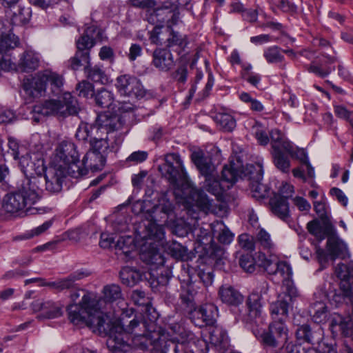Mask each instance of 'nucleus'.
I'll return each instance as SVG.
<instances>
[{
    "label": "nucleus",
    "instance_id": "f257e3e1",
    "mask_svg": "<svg viewBox=\"0 0 353 353\" xmlns=\"http://www.w3.org/2000/svg\"><path fill=\"white\" fill-rule=\"evenodd\" d=\"M100 300L92 295L83 296V308L85 314H80L77 307L70 310V320L74 325L85 323L87 325L97 328L99 332L108 335L106 344L110 350L116 353H130L132 347L125 341L124 336L132 335L134 345H143L150 336L151 332L148 325L147 316L141 312H135L132 308L123 310L119 319H110L105 321L100 310L92 308L99 303Z\"/></svg>",
    "mask_w": 353,
    "mask_h": 353
},
{
    "label": "nucleus",
    "instance_id": "f03ea898",
    "mask_svg": "<svg viewBox=\"0 0 353 353\" xmlns=\"http://www.w3.org/2000/svg\"><path fill=\"white\" fill-rule=\"evenodd\" d=\"M64 79L57 72L47 69L37 72L23 83V90L32 100L41 97H57L35 105L32 110V120L39 123L48 116L66 117L78 112L77 100L70 92H63Z\"/></svg>",
    "mask_w": 353,
    "mask_h": 353
},
{
    "label": "nucleus",
    "instance_id": "7ed1b4c3",
    "mask_svg": "<svg viewBox=\"0 0 353 353\" xmlns=\"http://www.w3.org/2000/svg\"><path fill=\"white\" fill-rule=\"evenodd\" d=\"M173 210V205L166 194H162L150 212L152 220L144 224V230L139 234V238L145 241L141 245V259L148 263L161 264L163 261L161 250H164L177 259L184 260L187 257V250L180 243H165L163 227L157 221L165 219Z\"/></svg>",
    "mask_w": 353,
    "mask_h": 353
},
{
    "label": "nucleus",
    "instance_id": "20e7f679",
    "mask_svg": "<svg viewBox=\"0 0 353 353\" xmlns=\"http://www.w3.org/2000/svg\"><path fill=\"white\" fill-rule=\"evenodd\" d=\"M165 162L159 170L174 184L177 202L188 210L194 211L195 207L206 213L214 212L212 201L205 194L197 190L189 180L179 156L174 153L166 154Z\"/></svg>",
    "mask_w": 353,
    "mask_h": 353
},
{
    "label": "nucleus",
    "instance_id": "39448f33",
    "mask_svg": "<svg viewBox=\"0 0 353 353\" xmlns=\"http://www.w3.org/2000/svg\"><path fill=\"white\" fill-rule=\"evenodd\" d=\"M123 123L120 117L103 114L97 117L93 130L95 134L90 141L91 150L105 156L108 151L117 150L123 141Z\"/></svg>",
    "mask_w": 353,
    "mask_h": 353
},
{
    "label": "nucleus",
    "instance_id": "423d86ee",
    "mask_svg": "<svg viewBox=\"0 0 353 353\" xmlns=\"http://www.w3.org/2000/svg\"><path fill=\"white\" fill-rule=\"evenodd\" d=\"M39 183L37 178L24 179L17 192L5 196L3 203L4 210L10 214L23 213L25 210L27 212L32 211L31 205L36 203L41 195Z\"/></svg>",
    "mask_w": 353,
    "mask_h": 353
},
{
    "label": "nucleus",
    "instance_id": "0eeeda50",
    "mask_svg": "<svg viewBox=\"0 0 353 353\" xmlns=\"http://www.w3.org/2000/svg\"><path fill=\"white\" fill-rule=\"evenodd\" d=\"M252 332L263 345L272 348L286 343L289 338V330L284 321H272L267 330L256 327L252 328Z\"/></svg>",
    "mask_w": 353,
    "mask_h": 353
},
{
    "label": "nucleus",
    "instance_id": "6e6552de",
    "mask_svg": "<svg viewBox=\"0 0 353 353\" xmlns=\"http://www.w3.org/2000/svg\"><path fill=\"white\" fill-rule=\"evenodd\" d=\"M299 296L298 291L292 285H288L283 294H280L276 301L270 305V314L273 321H284L288 316L289 310L294 299Z\"/></svg>",
    "mask_w": 353,
    "mask_h": 353
},
{
    "label": "nucleus",
    "instance_id": "1a4fd4ad",
    "mask_svg": "<svg viewBox=\"0 0 353 353\" xmlns=\"http://www.w3.org/2000/svg\"><path fill=\"white\" fill-rule=\"evenodd\" d=\"M19 165L24 174L30 177L29 179L41 176L46 170L43 154L39 151H26L19 157Z\"/></svg>",
    "mask_w": 353,
    "mask_h": 353
},
{
    "label": "nucleus",
    "instance_id": "9d476101",
    "mask_svg": "<svg viewBox=\"0 0 353 353\" xmlns=\"http://www.w3.org/2000/svg\"><path fill=\"white\" fill-rule=\"evenodd\" d=\"M103 293L104 299L98 297L97 296L94 295V294H85L83 296V297L88 296V295H92V296L95 297L96 299L100 300V302L99 303L96 304L94 307H92V313L94 312L95 308L96 309L99 308V310H100V311L102 312L105 321H107L108 320H109L110 319V317L109 316H108L106 314H105L102 310L104 308L105 304L107 302L111 303V302H114L115 301L120 299L121 298V291L120 287L119 285H115V284H112V285H108L105 286L103 288ZM83 298L81 299V301L80 302L79 305H74V304L70 305L68 307V316L70 317V308H72H72L77 307V311H79L80 314H84L85 310L83 308Z\"/></svg>",
    "mask_w": 353,
    "mask_h": 353
},
{
    "label": "nucleus",
    "instance_id": "9b49d317",
    "mask_svg": "<svg viewBox=\"0 0 353 353\" xmlns=\"http://www.w3.org/2000/svg\"><path fill=\"white\" fill-rule=\"evenodd\" d=\"M317 259L321 264L327 263L328 256L332 260L336 258L345 259L350 256L347 245L338 236H330L327 241V251L317 248L316 250Z\"/></svg>",
    "mask_w": 353,
    "mask_h": 353
},
{
    "label": "nucleus",
    "instance_id": "f8f14e48",
    "mask_svg": "<svg viewBox=\"0 0 353 353\" xmlns=\"http://www.w3.org/2000/svg\"><path fill=\"white\" fill-rule=\"evenodd\" d=\"M30 307L34 313H37L39 319H57L63 315V305L50 299L38 298L32 301Z\"/></svg>",
    "mask_w": 353,
    "mask_h": 353
},
{
    "label": "nucleus",
    "instance_id": "ddd939ff",
    "mask_svg": "<svg viewBox=\"0 0 353 353\" xmlns=\"http://www.w3.org/2000/svg\"><path fill=\"white\" fill-rule=\"evenodd\" d=\"M116 88L121 95L128 97L142 98L145 94L141 81L137 77L129 74L118 77Z\"/></svg>",
    "mask_w": 353,
    "mask_h": 353
},
{
    "label": "nucleus",
    "instance_id": "4468645a",
    "mask_svg": "<svg viewBox=\"0 0 353 353\" xmlns=\"http://www.w3.org/2000/svg\"><path fill=\"white\" fill-rule=\"evenodd\" d=\"M176 3H172L171 8L168 6H164L163 8H157L150 11L148 14L147 19L148 21L152 24H155L156 27H159L161 29V24L167 22L170 26L176 23L179 19L178 13L175 12L178 5H183L181 0H176Z\"/></svg>",
    "mask_w": 353,
    "mask_h": 353
},
{
    "label": "nucleus",
    "instance_id": "2eb2a0df",
    "mask_svg": "<svg viewBox=\"0 0 353 353\" xmlns=\"http://www.w3.org/2000/svg\"><path fill=\"white\" fill-rule=\"evenodd\" d=\"M245 175H248L249 179L252 181L250 189L252 197L260 200L268 196L269 193L268 188L260 182L263 178V170L262 167L259 164L256 165V166L248 165Z\"/></svg>",
    "mask_w": 353,
    "mask_h": 353
},
{
    "label": "nucleus",
    "instance_id": "dca6fc26",
    "mask_svg": "<svg viewBox=\"0 0 353 353\" xmlns=\"http://www.w3.org/2000/svg\"><path fill=\"white\" fill-rule=\"evenodd\" d=\"M150 39L152 43L166 45L168 47L178 46L182 48L186 44L185 37L169 28L162 31L160 28L156 27L150 32Z\"/></svg>",
    "mask_w": 353,
    "mask_h": 353
},
{
    "label": "nucleus",
    "instance_id": "f3484780",
    "mask_svg": "<svg viewBox=\"0 0 353 353\" xmlns=\"http://www.w3.org/2000/svg\"><path fill=\"white\" fill-rule=\"evenodd\" d=\"M258 262L259 266L270 274L279 273L284 279H289L292 274L290 265L285 261L276 260L275 256L272 259H268L265 254L259 252Z\"/></svg>",
    "mask_w": 353,
    "mask_h": 353
},
{
    "label": "nucleus",
    "instance_id": "a211bd4d",
    "mask_svg": "<svg viewBox=\"0 0 353 353\" xmlns=\"http://www.w3.org/2000/svg\"><path fill=\"white\" fill-rule=\"evenodd\" d=\"M329 321L330 330L333 335L341 334L353 340V321L350 316L333 313Z\"/></svg>",
    "mask_w": 353,
    "mask_h": 353
},
{
    "label": "nucleus",
    "instance_id": "6ab92c4d",
    "mask_svg": "<svg viewBox=\"0 0 353 353\" xmlns=\"http://www.w3.org/2000/svg\"><path fill=\"white\" fill-rule=\"evenodd\" d=\"M335 274L341 280V289L345 294H350L353 292V261L339 263L335 268Z\"/></svg>",
    "mask_w": 353,
    "mask_h": 353
},
{
    "label": "nucleus",
    "instance_id": "aec40b11",
    "mask_svg": "<svg viewBox=\"0 0 353 353\" xmlns=\"http://www.w3.org/2000/svg\"><path fill=\"white\" fill-rule=\"evenodd\" d=\"M216 309L211 303H208L194 309L191 313L192 319L195 325L203 326L212 324L215 320Z\"/></svg>",
    "mask_w": 353,
    "mask_h": 353
},
{
    "label": "nucleus",
    "instance_id": "412c9836",
    "mask_svg": "<svg viewBox=\"0 0 353 353\" xmlns=\"http://www.w3.org/2000/svg\"><path fill=\"white\" fill-rule=\"evenodd\" d=\"M152 64L161 71H168L174 65L171 52L165 48H157L152 54Z\"/></svg>",
    "mask_w": 353,
    "mask_h": 353
},
{
    "label": "nucleus",
    "instance_id": "4be33fe9",
    "mask_svg": "<svg viewBox=\"0 0 353 353\" xmlns=\"http://www.w3.org/2000/svg\"><path fill=\"white\" fill-rule=\"evenodd\" d=\"M58 170L61 174L65 177L66 175H70L74 178H78L87 174L88 170L85 165H83V161L79 160V157L71 159L64 163H59L57 165Z\"/></svg>",
    "mask_w": 353,
    "mask_h": 353
},
{
    "label": "nucleus",
    "instance_id": "5701e85b",
    "mask_svg": "<svg viewBox=\"0 0 353 353\" xmlns=\"http://www.w3.org/2000/svg\"><path fill=\"white\" fill-rule=\"evenodd\" d=\"M63 176L61 174V172L58 170V168L54 166V168L50 169L48 173L44 177L39 176L37 179H39L38 183L40 187L41 183L46 182V190L51 192H57L61 190L62 188ZM41 189V188H39Z\"/></svg>",
    "mask_w": 353,
    "mask_h": 353
},
{
    "label": "nucleus",
    "instance_id": "b1692460",
    "mask_svg": "<svg viewBox=\"0 0 353 353\" xmlns=\"http://www.w3.org/2000/svg\"><path fill=\"white\" fill-rule=\"evenodd\" d=\"M41 57L36 51L28 49L21 55L18 62V68L22 72H32L39 68Z\"/></svg>",
    "mask_w": 353,
    "mask_h": 353
},
{
    "label": "nucleus",
    "instance_id": "393cba45",
    "mask_svg": "<svg viewBox=\"0 0 353 353\" xmlns=\"http://www.w3.org/2000/svg\"><path fill=\"white\" fill-rule=\"evenodd\" d=\"M78 157V152L76 150L74 143L68 141H63L59 144L54 153V167L57 168L59 163H64L70 161L71 159Z\"/></svg>",
    "mask_w": 353,
    "mask_h": 353
},
{
    "label": "nucleus",
    "instance_id": "a878e982",
    "mask_svg": "<svg viewBox=\"0 0 353 353\" xmlns=\"http://www.w3.org/2000/svg\"><path fill=\"white\" fill-rule=\"evenodd\" d=\"M307 228L310 234L319 240L325 239V236H332L334 232L333 227L328 219L310 221Z\"/></svg>",
    "mask_w": 353,
    "mask_h": 353
},
{
    "label": "nucleus",
    "instance_id": "bb28decb",
    "mask_svg": "<svg viewBox=\"0 0 353 353\" xmlns=\"http://www.w3.org/2000/svg\"><path fill=\"white\" fill-rule=\"evenodd\" d=\"M307 228L310 234L319 240L325 239V236H332L334 232L333 227L328 219L310 221Z\"/></svg>",
    "mask_w": 353,
    "mask_h": 353
},
{
    "label": "nucleus",
    "instance_id": "cd10ccee",
    "mask_svg": "<svg viewBox=\"0 0 353 353\" xmlns=\"http://www.w3.org/2000/svg\"><path fill=\"white\" fill-rule=\"evenodd\" d=\"M132 299L136 305L142 306L139 312L144 313L149 321L154 323L157 320L158 314L145 298L144 292L139 290L134 291L132 294Z\"/></svg>",
    "mask_w": 353,
    "mask_h": 353
},
{
    "label": "nucleus",
    "instance_id": "c85d7f7f",
    "mask_svg": "<svg viewBox=\"0 0 353 353\" xmlns=\"http://www.w3.org/2000/svg\"><path fill=\"white\" fill-rule=\"evenodd\" d=\"M19 45V39L10 30L8 33L0 34V59L7 63L5 57Z\"/></svg>",
    "mask_w": 353,
    "mask_h": 353
},
{
    "label": "nucleus",
    "instance_id": "c756f323",
    "mask_svg": "<svg viewBox=\"0 0 353 353\" xmlns=\"http://www.w3.org/2000/svg\"><path fill=\"white\" fill-rule=\"evenodd\" d=\"M272 152L282 150L293 155V145L279 130H272L270 132Z\"/></svg>",
    "mask_w": 353,
    "mask_h": 353
},
{
    "label": "nucleus",
    "instance_id": "7c9ffc66",
    "mask_svg": "<svg viewBox=\"0 0 353 353\" xmlns=\"http://www.w3.org/2000/svg\"><path fill=\"white\" fill-rule=\"evenodd\" d=\"M191 158L203 175L207 176L214 172V166L208 157H206L201 150L194 151Z\"/></svg>",
    "mask_w": 353,
    "mask_h": 353
},
{
    "label": "nucleus",
    "instance_id": "2f4dec72",
    "mask_svg": "<svg viewBox=\"0 0 353 353\" xmlns=\"http://www.w3.org/2000/svg\"><path fill=\"white\" fill-rule=\"evenodd\" d=\"M262 296L257 292L250 294L246 301L248 315L251 320L260 317L263 313Z\"/></svg>",
    "mask_w": 353,
    "mask_h": 353
},
{
    "label": "nucleus",
    "instance_id": "473e14b6",
    "mask_svg": "<svg viewBox=\"0 0 353 353\" xmlns=\"http://www.w3.org/2000/svg\"><path fill=\"white\" fill-rule=\"evenodd\" d=\"M7 14L13 26H21L29 21L31 17V10L29 7L19 6L14 7L13 10H9Z\"/></svg>",
    "mask_w": 353,
    "mask_h": 353
},
{
    "label": "nucleus",
    "instance_id": "72a5a7b5",
    "mask_svg": "<svg viewBox=\"0 0 353 353\" xmlns=\"http://www.w3.org/2000/svg\"><path fill=\"white\" fill-rule=\"evenodd\" d=\"M272 212L281 219L285 220L290 216L289 204L286 199L281 196H274L270 200Z\"/></svg>",
    "mask_w": 353,
    "mask_h": 353
},
{
    "label": "nucleus",
    "instance_id": "f704fd0d",
    "mask_svg": "<svg viewBox=\"0 0 353 353\" xmlns=\"http://www.w3.org/2000/svg\"><path fill=\"white\" fill-rule=\"evenodd\" d=\"M105 161V156L92 150L88 151L83 159V165L87 170L90 169L93 172L101 170Z\"/></svg>",
    "mask_w": 353,
    "mask_h": 353
},
{
    "label": "nucleus",
    "instance_id": "c9c22d12",
    "mask_svg": "<svg viewBox=\"0 0 353 353\" xmlns=\"http://www.w3.org/2000/svg\"><path fill=\"white\" fill-rule=\"evenodd\" d=\"M310 315L316 323H325L327 319L328 310L324 300L316 301L310 307Z\"/></svg>",
    "mask_w": 353,
    "mask_h": 353
},
{
    "label": "nucleus",
    "instance_id": "e433bc0d",
    "mask_svg": "<svg viewBox=\"0 0 353 353\" xmlns=\"http://www.w3.org/2000/svg\"><path fill=\"white\" fill-rule=\"evenodd\" d=\"M219 296L223 302L229 305H237L243 302V296L231 286H222L219 290Z\"/></svg>",
    "mask_w": 353,
    "mask_h": 353
},
{
    "label": "nucleus",
    "instance_id": "4c0bfd02",
    "mask_svg": "<svg viewBox=\"0 0 353 353\" xmlns=\"http://www.w3.org/2000/svg\"><path fill=\"white\" fill-rule=\"evenodd\" d=\"M255 243L260 248L272 252L276 249V244L271 238L270 234L264 229H260L254 236Z\"/></svg>",
    "mask_w": 353,
    "mask_h": 353
},
{
    "label": "nucleus",
    "instance_id": "58836bf2",
    "mask_svg": "<svg viewBox=\"0 0 353 353\" xmlns=\"http://www.w3.org/2000/svg\"><path fill=\"white\" fill-rule=\"evenodd\" d=\"M86 276L87 274L83 272H77L63 279L48 283V286L57 289L59 290L68 289L73 287L74 283L77 280L81 279Z\"/></svg>",
    "mask_w": 353,
    "mask_h": 353
},
{
    "label": "nucleus",
    "instance_id": "ea45409f",
    "mask_svg": "<svg viewBox=\"0 0 353 353\" xmlns=\"http://www.w3.org/2000/svg\"><path fill=\"white\" fill-rule=\"evenodd\" d=\"M205 188L207 191L215 196H219L225 190L227 186L224 183L219 181L214 176V172L205 176Z\"/></svg>",
    "mask_w": 353,
    "mask_h": 353
},
{
    "label": "nucleus",
    "instance_id": "a19ab883",
    "mask_svg": "<svg viewBox=\"0 0 353 353\" xmlns=\"http://www.w3.org/2000/svg\"><path fill=\"white\" fill-rule=\"evenodd\" d=\"M296 335L299 339H302L308 343H314L319 342L321 339L322 330L319 328L318 332H312L309 325H303L298 328Z\"/></svg>",
    "mask_w": 353,
    "mask_h": 353
},
{
    "label": "nucleus",
    "instance_id": "79ce46f5",
    "mask_svg": "<svg viewBox=\"0 0 353 353\" xmlns=\"http://www.w3.org/2000/svg\"><path fill=\"white\" fill-rule=\"evenodd\" d=\"M239 172L234 164L230 163L229 165H225L222 170L221 181L225 184L227 188H230L237 180Z\"/></svg>",
    "mask_w": 353,
    "mask_h": 353
},
{
    "label": "nucleus",
    "instance_id": "37998d69",
    "mask_svg": "<svg viewBox=\"0 0 353 353\" xmlns=\"http://www.w3.org/2000/svg\"><path fill=\"white\" fill-rule=\"evenodd\" d=\"M85 72L88 78L95 82L106 84L110 82L109 77L99 66L90 67L89 64L85 66Z\"/></svg>",
    "mask_w": 353,
    "mask_h": 353
},
{
    "label": "nucleus",
    "instance_id": "c03bdc74",
    "mask_svg": "<svg viewBox=\"0 0 353 353\" xmlns=\"http://www.w3.org/2000/svg\"><path fill=\"white\" fill-rule=\"evenodd\" d=\"M120 277L123 283L128 286H133L141 279L140 272L130 268L122 269Z\"/></svg>",
    "mask_w": 353,
    "mask_h": 353
},
{
    "label": "nucleus",
    "instance_id": "a18cd8bd",
    "mask_svg": "<svg viewBox=\"0 0 353 353\" xmlns=\"http://www.w3.org/2000/svg\"><path fill=\"white\" fill-rule=\"evenodd\" d=\"M114 246L117 250H121L125 255L129 256L135 248L134 239L130 235L121 236L118 239Z\"/></svg>",
    "mask_w": 353,
    "mask_h": 353
},
{
    "label": "nucleus",
    "instance_id": "49530a36",
    "mask_svg": "<svg viewBox=\"0 0 353 353\" xmlns=\"http://www.w3.org/2000/svg\"><path fill=\"white\" fill-rule=\"evenodd\" d=\"M216 123L227 132L232 131L236 127V121L233 117L227 113H219L215 117Z\"/></svg>",
    "mask_w": 353,
    "mask_h": 353
},
{
    "label": "nucleus",
    "instance_id": "de8ad7c7",
    "mask_svg": "<svg viewBox=\"0 0 353 353\" xmlns=\"http://www.w3.org/2000/svg\"><path fill=\"white\" fill-rule=\"evenodd\" d=\"M264 57L269 63H282L284 57L281 52V50L277 46H272L266 48L263 53Z\"/></svg>",
    "mask_w": 353,
    "mask_h": 353
},
{
    "label": "nucleus",
    "instance_id": "09e8293b",
    "mask_svg": "<svg viewBox=\"0 0 353 353\" xmlns=\"http://www.w3.org/2000/svg\"><path fill=\"white\" fill-rule=\"evenodd\" d=\"M95 101L99 107L110 108L113 105V94L107 90H101L95 96Z\"/></svg>",
    "mask_w": 353,
    "mask_h": 353
},
{
    "label": "nucleus",
    "instance_id": "8fccbe9b",
    "mask_svg": "<svg viewBox=\"0 0 353 353\" xmlns=\"http://www.w3.org/2000/svg\"><path fill=\"white\" fill-rule=\"evenodd\" d=\"M284 152H285L282 150L272 152V154L276 168L283 172H288L290 163L288 158L284 155Z\"/></svg>",
    "mask_w": 353,
    "mask_h": 353
},
{
    "label": "nucleus",
    "instance_id": "3c124183",
    "mask_svg": "<svg viewBox=\"0 0 353 353\" xmlns=\"http://www.w3.org/2000/svg\"><path fill=\"white\" fill-rule=\"evenodd\" d=\"M210 341L214 345L225 347L228 343L226 332L219 328H215L210 332Z\"/></svg>",
    "mask_w": 353,
    "mask_h": 353
},
{
    "label": "nucleus",
    "instance_id": "603ef678",
    "mask_svg": "<svg viewBox=\"0 0 353 353\" xmlns=\"http://www.w3.org/2000/svg\"><path fill=\"white\" fill-rule=\"evenodd\" d=\"M83 61L88 65L90 63V54L88 52L77 51L75 55L70 59V67L72 70H78Z\"/></svg>",
    "mask_w": 353,
    "mask_h": 353
},
{
    "label": "nucleus",
    "instance_id": "864d4df0",
    "mask_svg": "<svg viewBox=\"0 0 353 353\" xmlns=\"http://www.w3.org/2000/svg\"><path fill=\"white\" fill-rule=\"evenodd\" d=\"M94 125H89L87 123H81L76 132V137L79 140H86L89 137L94 135L95 130H93Z\"/></svg>",
    "mask_w": 353,
    "mask_h": 353
},
{
    "label": "nucleus",
    "instance_id": "5fc2aeb1",
    "mask_svg": "<svg viewBox=\"0 0 353 353\" xmlns=\"http://www.w3.org/2000/svg\"><path fill=\"white\" fill-rule=\"evenodd\" d=\"M239 264L245 272L251 273L255 270L256 264L259 265V262L258 260L255 261L252 255L247 254L241 256Z\"/></svg>",
    "mask_w": 353,
    "mask_h": 353
},
{
    "label": "nucleus",
    "instance_id": "6e6d98bb",
    "mask_svg": "<svg viewBox=\"0 0 353 353\" xmlns=\"http://www.w3.org/2000/svg\"><path fill=\"white\" fill-rule=\"evenodd\" d=\"M77 90L79 97L88 98L94 94V87L92 83L83 81L78 83Z\"/></svg>",
    "mask_w": 353,
    "mask_h": 353
},
{
    "label": "nucleus",
    "instance_id": "4d7b16f0",
    "mask_svg": "<svg viewBox=\"0 0 353 353\" xmlns=\"http://www.w3.org/2000/svg\"><path fill=\"white\" fill-rule=\"evenodd\" d=\"M94 45V40L90 37L88 32L81 37L77 41V47L79 51L83 52L85 50H90Z\"/></svg>",
    "mask_w": 353,
    "mask_h": 353
},
{
    "label": "nucleus",
    "instance_id": "13d9d810",
    "mask_svg": "<svg viewBox=\"0 0 353 353\" xmlns=\"http://www.w3.org/2000/svg\"><path fill=\"white\" fill-rule=\"evenodd\" d=\"M253 134L259 144L265 145L268 143V136L265 130L261 125H256L253 127Z\"/></svg>",
    "mask_w": 353,
    "mask_h": 353
},
{
    "label": "nucleus",
    "instance_id": "bf43d9fd",
    "mask_svg": "<svg viewBox=\"0 0 353 353\" xmlns=\"http://www.w3.org/2000/svg\"><path fill=\"white\" fill-rule=\"evenodd\" d=\"M353 296V292L347 295L345 294V292L340 288L339 292L334 291L332 292L329 295L330 301L336 305V306H338L339 304L343 303L345 300V298H352Z\"/></svg>",
    "mask_w": 353,
    "mask_h": 353
},
{
    "label": "nucleus",
    "instance_id": "052dcab7",
    "mask_svg": "<svg viewBox=\"0 0 353 353\" xmlns=\"http://www.w3.org/2000/svg\"><path fill=\"white\" fill-rule=\"evenodd\" d=\"M239 243L241 248L248 250H253L255 248V239L253 240L248 234H241L239 236Z\"/></svg>",
    "mask_w": 353,
    "mask_h": 353
},
{
    "label": "nucleus",
    "instance_id": "680f3d73",
    "mask_svg": "<svg viewBox=\"0 0 353 353\" xmlns=\"http://www.w3.org/2000/svg\"><path fill=\"white\" fill-rule=\"evenodd\" d=\"M8 147L12 150V155L14 159H19L21 154H23L26 150L23 146H19L17 141L10 139L8 141Z\"/></svg>",
    "mask_w": 353,
    "mask_h": 353
},
{
    "label": "nucleus",
    "instance_id": "e2e57ef3",
    "mask_svg": "<svg viewBox=\"0 0 353 353\" xmlns=\"http://www.w3.org/2000/svg\"><path fill=\"white\" fill-rule=\"evenodd\" d=\"M334 112L339 118L347 120L350 122L352 112H350L345 106L343 105H336L334 107Z\"/></svg>",
    "mask_w": 353,
    "mask_h": 353
},
{
    "label": "nucleus",
    "instance_id": "0e129e2a",
    "mask_svg": "<svg viewBox=\"0 0 353 353\" xmlns=\"http://www.w3.org/2000/svg\"><path fill=\"white\" fill-rule=\"evenodd\" d=\"M15 118L14 112L10 109L0 108V124L11 122Z\"/></svg>",
    "mask_w": 353,
    "mask_h": 353
},
{
    "label": "nucleus",
    "instance_id": "69168bd1",
    "mask_svg": "<svg viewBox=\"0 0 353 353\" xmlns=\"http://www.w3.org/2000/svg\"><path fill=\"white\" fill-rule=\"evenodd\" d=\"M283 347L286 353H309V349L305 350L301 345L288 342V341L285 343Z\"/></svg>",
    "mask_w": 353,
    "mask_h": 353
},
{
    "label": "nucleus",
    "instance_id": "338daca9",
    "mask_svg": "<svg viewBox=\"0 0 353 353\" xmlns=\"http://www.w3.org/2000/svg\"><path fill=\"white\" fill-rule=\"evenodd\" d=\"M148 157V153L145 151H137L132 152L126 159L127 161L133 162L134 163H139Z\"/></svg>",
    "mask_w": 353,
    "mask_h": 353
},
{
    "label": "nucleus",
    "instance_id": "774afa93",
    "mask_svg": "<svg viewBox=\"0 0 353 353\" xmlns=\"http://www.w3.org/2000/svg\"><path fill=\"white\" fill-rule=\"evenodd\" d=\"M114 237L112 234L105 232L101 234L99 245L101 248H109L114 244Z\"/></svg>",
    "mask_w": 353,
    "mask_h": 353
}]
</instances>
